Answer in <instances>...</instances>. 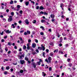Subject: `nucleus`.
<instances>
[{
    "mask_svg": "<svg viewBox=\"0 0 77 77\" xmlns=\"http://www.w3.org/2000/svg\"><path fill=\"white\" fill-rule=\"evenodd\" d=\"M49 69L50 71H51V67H49Z\"/></svg>",
    "mask_w": 77,
    "mask_h": 77,
    "instance_id": "54",
    "label": "nucleus"
},
{
    "mask_svg": "<svg viewBox=\"0 0 77 77\" xmlns=\"http://www.w3.org/2000/svg\"><path fill=\"white\" fill-rule=\"evenodd\" d=\"M5 51H8V47H6L5 48Z\"/></svg>",
    "mask_w": 77,
    "mask_h": 77,
    "instance_id": "28",
    "label": "nucleus"
},
{
    "mask_svg": "<svg viewBox=\"0 0 77 77\" xmlns=\"http://www.w3.org/2000/svg\"><path fill=\"white\" fill-rule=\"evenodd\" d=\"M12 18H13L12 16H10L9 18L8 19V22H11L13 20Z\"/></svg>",
    "mask_w": 77,
    "mask_h": 77,
    "instance_id": "3",
    "label": "nucleus"
},
{
    "mask_svg": "<svg viewBox=\"0 0 77 77\" xmlns=\"http://www.w3.org/2000/svg\"><path fill=\"white\" fill-rule=\"evenodd\" d=\"M40 14H44V12L43 11H41L40 12Z\"/></svg>",
    "mask_w": 77,
    "mask_h": 77,
    "instance_id": "42",
    "label": "nucleus"
},
{
    "mask_svg": "<svg viewBox=\"0 0 77 77\" xmlns=\"http://www.w3.org/2000/svg\"><path fill=\"white\" fill-rule=\"evenodd\" d=\"M39 62H42V59H39Z\"/></svg>",
    "mask_w": 77,
    "mask_h": 77,
    "instance_id": "63",
    "label": "nucleus"
},
{
    "mask_svg": "<svg viewBox=\"0 0 77 77\" xmlns=\"http://www.w3.org/2000/svg\"><path fill=\"white\" fill-rule=\"evenodd\" d=\"M24 32V30H22V31H20V33H23V32Z\"/></svg>",
    "mask_w": 77,
    "mask_h": 77,
    "instance_id": "55",
    "label": "nucleus"
},
{
    "mask_svg": "<svg viewBox=\"0 0 77 77\" xmlns=\"http://www.w3.org/2000/svg\"><path fill=\"white\" fill-rule=\"evenodd\" d=\"M30 46H27L26 48L27 49V50H29V49H30Z\"/></svg>",
    "mask_w": 77,
    "mask_h": 77,
    "instance_id": "37",
    "label": "nucleus"
},
{
    "mask_svg": "<svg viewBox=\"0 0 77 77\" xmlns=\"http://www.w3.org/2000/svg\"><path fill=\"white\" fill-rule=\"evenodd\" d=\"M54 53H57L58 52V49L55 50L54 51Z\"/></svg>",
    "mask_w": 77,
    "mask_h": 77,
    "instance_id": "25",
    "label": "nucleus"
},
{
    "mask_svg": "<svg viewBox=\"0 0 77 77\" xmlns=\"http://www.w3.org/2000/svg\"><path fill=\"white\" fill-rule=\"evenodd\" d=\"M48 63H51V60H52L51 59V57H49L48 58Z\"/></svg>",
    "mask_w": 77,
    "mask_h": 77,
    "instance_id": "7",
    "label": "nucleus"
},
{
    "mask_svg": "<svg viewBox=\"0 0 77 77\" xmlns=\"http://www.w3.org/2000/svg\"><path fill=\"white\" fill-rule=\"evenodd\" d=\"M17 6L18 9H16L15 11H19V9L20 8V5H17Z\"/></svg>",
    "mask_w": 77,
    "mask_h": 77,
    "instance_id": "9",
    "label": "nucleus"
},
{
    "mask_svg": "<svg viewBox=\"0 0 77 77\" xmlns=\"http://www.w3.org/2000/svg\"><path fill=\"white\" fill-rule=\"evenodd\" d=\"M65 46L66 47H68V46H69V45H68V44H66L65 45Z\"/></svg>",
    "mask_w": 77,
    "mask_h": 77,
    "instance_id": "48",
    "label": "nucleus"
},
{
    "mask_svg": "<svg viewBox=\"0 0 77 77\" xmlns=\"http://www.w3.org/2000/svg\"><path fill=\"white\" fill-rule=\"evenodd\" d=\"M63 3L61 4L60 7H61V8L62 10H63V8H62V7H63Z\"/></svg>",
    "mask_w": 77,
    "mask_h": 77,
    "instance_id": "17",
    "label": "nucleus"
},
{
    "mask_svg": "<svg viewBox=\"0 0 77 77\" xmlns=\"http://www.w3.org/2000/svg\"><path fill=\"white\" fill-rule=\"evenodd\" d=\"M69 66H72V63H69Z\"/></svg>",
    "mask_w": 77,
    "mask_h": 77,
    "instance_id": "40",
    "label": "nucleus"
},
{
    "mask_svg": "<svg viewBox=\"0 0 77 77\" xmlns=\"http://www.w3.org/2000/svg\"><path fill=\"white\" fill-rule=\"evenodd\" d=\"M46 51L47 53H48V51H49V50L48 49H47L46 50Z\"/></svg>",
    "mask_w": 77,
    "mask_h": 77,
    "instance_id": "57",
    "label": "nucleus"
},
{
    "mask_svg": "<svg viewBox=\"0 0 77 77\" xmlns=\"http://www.w3.org/2000/svg\"><path fill=\"white\" fill-rule=\"evenodd\" d=\"M45 53L44 52H43V57H45Z\"/></svg>",
    "mask_w": 77,
    "mask_h": 77,
    "instance_id": "29",
    "label": "nucleus"
},
{
    "mask_svg": "<svg viewBox=\"0 0 77 77\" xmlns=\"http://www.w3.org/2000/svg\"><path fill=\"white\" fill-rule=\"evenodd\" d=\"M50 16L51 18H54V15L53 14H51Z\"/></svg>",
    "mask_w": 77,
    "mask_h": 77,
    "instance_id": "18",
    "label": "nucleus"
},
{
    "mask_svg": "<svg viewBox=\"0 0 77 77\" xmlns=\"http://www.w3.org/2000/svg\"><path fill=\"white\" fill-rule=\"evenodd\" d=\"M36 63L38 65H41V62L39 61L37 62Z\"/></svg>",
    "mask_w": 77,
    "mask_h": 77,
    "instance_id": "19",
    "label": "nucleus"
},
{
    "mask_svg": "<svg viewBox=\"0 0 77 77\" xmlns=\"http://www.w3.org/2000/svg\"><path fill=\"white\" fill-rule=\"evenodd\" d=\"M4 31L6 33L8 34H9V33H11V31H9V29H8L6 31L5 30Z\"/></svg>",
    "mask_w": 77,
    "mask_h": 77,
    "instance_id": "5",
    "label": "nucleus"
},
{
    "mask_svg": "<svg viewBox=\"0 0 77 77\" xmlns=\"http://www.w3.org/2000/svg\"><path fill=\"white\" fill-rule=\"evenodd\" d=\"M36 21L35 20H34L33 21H32V23H33V24H35V23H36Z\"/></svg>",
    "mask_w": 77,
    "mask_h": 77,
    "instance_id": "34",
    "label": "nucleus"
},
{
    "mask_svg": "<svg viewBox=\"0 0 77 77\" xmlns=\"http://www.w3.org/2000/svg\"><path fill=\"white\" fill-rule=\"evenodd\" d=\"M31 3H33V4L34 5V4H35V2L34 1H31Z\"/></svg>",
    "mask_w": 77,
    "mask_h": 77,
    "instance_id": "62",
    "label": "nucleus"
},
{
    "mask_svg": "<svg viewBox=\"0 0 77 77\" xmlns=\"http://www.w3.org/2000/svg\"><path fill=\"white\" fill-rule=\"evenodd\" d=\"M3 50L2 49H1L0 51V52L1 53H3Z\"/></svg>",
    "mask_w": 77,
    "mask_h": 77,
    "instance_id": "60",
    "label": "nucleus"
},
{
    "mask_svg": "<svg viewBox=\"0 0 77 77\" xmlns=\"http://www.w3.org/2000/svg\"><path fill=\"white\" fill-rule=\"evenodd\" d=\"M4 41H5V40H4V39H2L1 40V42H4Z\"/></svg>",
    "mask_w": 77,
    "mask_h": 77,
    "instance_id": "58",
    "label": "nucleus"
},
{
    "mask_svg": "<svg viewBox=\"0 0 77 77\" xmlns=\"http://www.w3.org/2000/svg\"><path fill=\"white\" fill-rule=\"evenodd\" d=\"M54 21H55V19H54V18H53L52 19L51 21H52V22H54Z\"/></svg>",
    "mask_w": 77,
    "mask_h": 77,
    "instance_id": "38",
    "label": "nucleus"
},
{
    "mask_svg": "<svg viewBox=\"0 0 77 77\" xmlns=\"http://www.w3.org/2000/svg\"><path fill=\"white\" fill-rule=\"evenodd\" d=\"M53 55H54V54L53 52H51L49 54V56H51L52 57L53 56Z\"/></svg>",
    "mask_w": 77,
    "mask_h": 77,
    "instance_id": "13",
    "label": "nucleus"
},
{
    "mask_svg": "<svg viewBox=\"0 0 77 77\" xmlns=\"http://www.w3.org/2000/svg\"><path fill=\"white\" fill-rule=\"evenodd\" d=\"M8 74V72L5 71L4 72V74H5V75H6Z\"/></svg>",
    "mask_w": 77,
    "mask_h": 77,
    "instance_id": "41",
    "label": "nucleus"
},
{
    "mask_svg": "<svg viewBox=\"0 0 77 77\" xmlns=\"http://www.w3.org/2000/svg\"><path fill=\"white\" fill-rule=\"evenodd\" d=\"M28 42H31V40L29 39L28 40Z\"/></svg>",
    "mask_w": 77,
    "mask_h": 77,
    "instance_id": "64",
    "label": "nucleus"
},
{
    "mask_svg": "<svg viewBox=\"0 0 77 77\" xmlns=\"http://www.w3.org/2000/svg\"><path fill=\"white\" fill-rule=\"evenodd\" d=\"M12 44H11V43H10L9 42H8V45H9V46H11Z\"/></svg>",
    "mask_w": 77,
    "mask_h": 77,
    "instance_id": "36",
    "label": "nucleus"
},
{
    "mask_svg": "<svg viewBox=\"0 0 77 77\" xmlns=\"http://www.w3.org/2000/svg\"><path fill=\"white\" fill-rule=\"evenodd\" d=\"M20 41L21 42V44H23L24 42V41L23 40V38H20Z\"/></svg>",
    "mask_w": 77,
    "mask_h": 77,
    "instance_id": "12",
    "label": "nucleus"
},
{
    "mask_svg": "<svg viewBox=\"0 0 77 77\" xmlns=\"http://www.w3.org/2000/svg\"><path fill=\"white\" fill-rule=\"evenodd\" d=\"M41 22L42 23H45V20H41Z\"/></svg>",
    "mask_w": 77,
    "mask_h": 77,
    "instance_id": "27",
    "label": "nucleus"
},
{
    "mask_svg": "<svg viewBox=\"0 0 77 77\" xmlns=\"http://www.w3.org/2000/svg\"><path fill=\"white\" fill-rule=\"evenodd\" d=\"M10 69V68L9 66H7L6 67V69H7V70H8V69Z\"/></svg>",
    "mask_w": 77,
    "mask_h": 77,
    "instance_id": "24",
    "label": "nucleus"
},
{
    "mask_svg": "<svg viewBox=\"0 0 77 77\" xmlns=\"http://www.w3.org/2000/svg\"><path fill=\"white\" fill-rule=\"evenodd\" d=\"M35 31H32V35H35Z\"/></svg>",
    "mask_w": 77,
    "mask_h": 77,
    "instance_id": "43",
    "label": "nucleus"
},
{
    "mask_svg": "<svg viewBox=\"0 0 77 77\" xmlns=\"http://www.w3.org/2000/svg\"><path fill=\"white\" fill-rule=\"evenodd\" d=\"M11 14L12 16H14V13L13 12H11Z\"/></svg>",
    "mask_w": 77,
    "mask_h": 77,
    "instance_id": "32",
    "label": "nucleus"
},
{
    "mask_svg": "<svg viewBox=\"0 0 77 77\" xmlns=\"http://www.w3.org/2000/svg\"><path fill=\"white\" fill-rule=\"evenodd\" d=\"M3 21H4V22H5L6 21V19H5V18H3Z\"/></svg>",
    "mask_w": 77,
    "mask_h": 77,
    "instance_id": "46",
    "label": "nucleus"
},
{
    "mask_svg": "<svg viewBox=\"0 0 77 77\" xmlns=\"http://www.w3.org/2000/svg\"><path fill=\"white\" fill-rule=\"evenodd\" d=\"M24 35H27V33L26 32H25L24 33Z\"/></svg>",
    "mask_w": 77,
    "mask_h": 77,
    "instance_id": "61",
    "label": "nucleus"
},
{
    "mask_svg": "<svg viewBox=\"0 0 77 77\" xmlns=\"http://www.w3.org/2000/svg\"><path fill=\"white\" fill-rule=\"evenodd\" d=\"M60 41H62L63 40V38L62 37H60Z\"/></svg>",
    "mask_w": 77,
    "mask_h": 77,
    "instance_id": "47",
    "label": "nucleus"
},
{
    "mask_svg": "<svg viewBox=\"0 0 77 77\" xmlns=\"http://www.w3.org/2000/svg\"><path fill=\"white\" fill-rule=\"evenodd\" d=\"M26 32L27 33V34H29V35H30V32L29 30H27Z\"/></svg>",
    "mask_w": 77,
    "mask_h": 77,
    "instance_id": "21",
    "label": "nucleus"
},
{
    "mask_svg": "<svg viewBox=\"0 0 77 77\" xmlns=\"http://www.w3.org/2000/svg\"><path fill=\"white\" fill-rule=\"evenodd\" d=\"M4 33V31H3L1 33V35H3V33Z\"/></svg>",
    "mask_w": 77,
    "mask_h": 77,
    "instance_id": "59",
    "label": "nucleus"
},
{
    "mask_svg": "<svg viewBox=\"0 0 77 77\" xmlns=\"http://www.w3.org/2000/svg\"><path fill=\"white\" fill-rule=\"evenodd\" d=\"M24 3H25L26 6H28V5L29 4V1L24 2Z\"/></svg>",
    "mask_w": 77,
    "mask_h": 77,
    "instance_id": "11",
    "label": "nucleus"
},
{
    "mask_svg": "<svg viewBox=\"0 0 77 77\" xmlns=\"http://www.w3.org/2000/svg\"><path fill=\"white\" fill-rule=\"evenodd\" d=\"M25 59L26 60H29V58H27V57H25Z\"/></svg>",
    "mask_w": 77,
    "mask_h": 77,
    "instance_id": "33",
    "label": "nucleus"
},
{
    "mask_svg": "<svg viewBox=\"0 0 77 77\" xmlns=\"http://www.w3.org/2000/svg\"><path fill=\"white\" fill-rule=\"evenodd\" d=\"M40 35H44V33L43 32H41Z\"/></svg>",
    "mask_w": 77,
    "mask_h": 77,
    "instance_id": "53",
    "label": "nucleus"
},
{
    "mask_svg": "<svg viewBox=\"0 0 77 77\" xmlns=\"http://www.w3.org/2000/svg\"><path fill=\"white\" fill-rule=\"evenodd\" d=\"M23 50H25V49H26V46L25 45H24L23 47Z\"/></svg>",
    "mask_w": 77,
    "mask_h": 77,
    "instance_id": "30",
    "label": "nucleus"
},
{
    "mask_svg": "<svg viewBox=\"0 0 77 77\" xmlns=\"http://www.w3.org/2000/svg\"><path fill=\"white\" fill-rule=\"evenodd\" d=\"M9 60H8V59H5L4 60V62H6H6H8V61Z\"/></svg>",
    "mask_w": 77,
    "mask_h": 77,
    "instance_id": "39",
    "label": "nucleus"
},
{
    "mask_svg": "<svg viewBox=\"0 0 77 77\" xmlns=\"http://www.w3.org/2000/svg\"><path fill=\"white\" fill-rule=\"evenodd\" d=\"M42 75L43 76V77H45L46 75V74L44 73V72H42Z\"/></svg>",
    "mask_w": 77,
    "mask_h": 77,
    "instance_id": "15",
    "label": "nucleus"
},
{
    "mask_svg": "<svg viewBox=\"0 0 77 77\" xmlns=\"http://www.w3.org/2000/svg\"><path fill=\"white\" fill-rule=\"evenodd\" d=\"M32 65L34 68H36V63H35L34 62H33L32 63Z\"/></svg>",
    "mask_w": 77,
    "mask_h": 77,
    "instance_id": "6",
    "label": "nucleus"
},
{
    "mask_svg": "<svg viewBox=\"0 0 77 77\" xmlns=\"http://www.w3.org/2000/svg\"><path fill=\"white\" fill-rule=\"evenodd\" d=\"M11 28H13V29H15V26L14 24H12L11 26Z\"/></svg>",
    "mask_w": 77,
    "mask_h": 77,
    "instance_id": "14",
    "label": "nucleus"
},
{
    "mask_svg": "<svg viewBox=\"0 0 77 77\" xmlns=\"http://www.w3.org/2000/svg\"><path fill=\"white\" fill-rule=\"evenodd\" d=\"M25 54H22V55H19L18 56V58L19 59H23V58H24V55Z\"/></svg>",
    "mask_w": 77,
    "mask_h": 77,
    "instance_id": "2",
    "label": "nucleus"
},
{
    "mask_svg": "<svg viewBox=\"0 0 77 77\" xmlns=\"http://www.w3.org/2000/svg\"><path fill=\"white\" fill-rule=\"evenodd\" d=\"M70 60H71L69 58H68L67 60V61L68 62H69Z\"/></svg>",
    "mask_w": 77,
    "mask_h": 77,
    "instance_id": "44",
    "label": "nucleus"
},
{
    "mask_svg": "<svg viewBox=\"0 0 77 77\" xmlns=\"http://www.w3.org/2000/svg\"><path fill=\"white\" fill-rule=\"evenodd\" d=\"M11 8L12 9H15V8H14V7L11 6Z\"/></svg>",
    "mask_w": 77,
    "mask_h": 77,
    "instance_id": "56",
    "label": "nucleus"
},
{
    "mask_svg": "<svg viewBox=\"0 0 77 77\" xmlns=\"http://www.w3.org/2000/svg\"><path fill=\"white\" fill-rule=\"evenodd\" d=\"M14 3V1L12 0H11V1L10 2V3L11 5H12Z\"/></svg>",
    "mask_w": 77,
    "mask_h": 77,
    "instance_id": "22",
    "label": "nucleus"
},
{
    "mask_svg": "<svg viewBox=\"0 0 77 77\" xmlns=\"http://www.w3.org/2000/svg\"><path fill=\"white\" fill-rule=\"evenodd\" d=\"M13 53L14 54H17V51H13Z\"/></svg>",
    "mask_w": 77,
    "mask_h": 77,
    "instance_id": "23",
    "label": "nucleus"
},
{
    "mask_svg": "<svg viewBox=\"0 0 77 77\" xmlns=\"http://www.w3.org/2000/svg\"><path fill=\"white\" fill-rule=\"evenodd\" d=\"M68 10L69 11H71L70 8H68Z\"/></svg>",
    "mask_w": 77,
    "mask_h": 77,
    "instance_id": "50",
    "label": "nucleus"
},
{
    "mask_svg": "<svg viewBox=\"0 0 77 77\" xmlns=\"http://www.w3.org/2000/svg\"><path fill=\"white\" fill-rule=\"evenodd\" d=\"M18 23L19 24H21V23H22V22L21 21V20H19L18 22Z\"/></svg>",
    "mask_w": 77,
    "mask_h": 77,
    "instance_id": "52",
    "label": "nucleus"
},
{
    "mask_svg": "<svg viewBox=\"0 0 77 77\" xmlns=\"http://www.w3.org/2000/svg\"><path fill=\"white\" fill-rule=\"evenodd\" d=\"M36 46V44L35 43H32V48H35Z\"/></svg>",
    "mask_w": 77,
    "mask_h": 77,
    "instance_id": "4",
    "label": "nucleus"
},
{
    "mask_svg": "<svg viewBox=\"0 0 77 77\" xmlns=\"http://www.w3.org/2000/svg\"><path fill=\"white\" fill-rule=\"evenodd\" d=\"M23 72L24 71H23V70H21L20 71V72H16V74L17 75H19L20 76H21V75H22L21 74H22Z\"/></svg>",
    "mask_w": 77,
    "mask_h": 77,
    "instance_id": "1",
    "label": "nucleus"
},
{
    "mask_svg": "<svg viewBox=\"0 0 77 77\" xmlns=\"http://www.w3.org/2000/svg\"><path fill=\"white\" fill-rule=\"evenodd\" d=\"M32 54L33 55H35L36 54H37V53H36V52L34 51L32 53Z\"/></svg>",
    "mask_w": 77,
    "mask_h": 77,
    "instance_id": "26",
    "label": "nucleus"
},
{
    "mask_svg": "<svg viewBox=\"0 0 77 77\" xmlns=\"http://www.w3.org/2000/svg\"><path fill=\"white\" fill-rule=\"evenodd\" d=\"M40 28L42 29V30H45V29H44V26H40Z\"/></svg>",
    "mask_w": 77,
    "mask_h": 77,
    "instance_id": "20",
    "label": "nucleus"
},
{
    "mask_svg": "<svg viewBox=\"0 0 77 77\" xmlns=\"http://www.w3.org/2000/svg\"><path fill=\"white\" fill-rule=\"evenodd\" d=\"M42 48L43 49V51H44L45 49V48L44 47V46H42Z\"/></svg>",
    "mask_w": 77,
    "mask_h": 77,
    "instance_id": "35",
    "label": "nucleus"
},
{
    "mask_svg": "<svg viewBox=\"0 0 77 77\" xmlns=\"http://www.w3.org/2000/svg\"><path fill=\"white\" fill-rule=\"evenodd\" d=\"M35 51L37 53H39V50H38V49H36L35 50Z\"/></svg>",
    "mask_w": 77,
    "mask_h": 77,
    "instance_id": "49",
    "label": "nucleus"
},
{
    "mask_svg": "<svg viewBox=\"0 0 77 77\" xmlns=\"http://www.w3.org/2000/svg\"><path fill=\"white\" fill-rule=\"evenodd\" d=\"M19 14H23V11L20 10L19 11Z\"/></svg>",
    "mask_w": 77,
    "mask_h": 77,
    "instance_id": "16",
    "label": "nucleus"
},
{
    "mask_svg": "<svg viewBox=\"0 0 77 77\" xmlns=\"http://www.w3.org/2000/svg\"><path fill=\"white\" fill-rule=\"evenodd\" d=\"M45 62H46L47 63H48V60H47V59H46L45 60Z\"/></svg>",
    "mask_w": 77,
    "mask_h": 77,
    "instance_id": "51",
    "label": "nucleus"
},
{
    "mask_svg": "<svg viewBox=\"0 0 77 77\" xmlns=\"http://www.w3.org/2000/svg\"><path fill=\"white\" fill-rule=\"evenodd\" d=\"M35 42H36V43H38V40L36 39H35Z\"/></svg>",
    "mask_w": 77,
    "mask_h": 77,
    "instance_id": "45",
    "label": "nucleus"
},
{
    "mask_svg": "<svg viewBox=\"0 0 77 77\" xmlns=\"http://www.w3.org/2000/svg\"><path fill=\"white\" fill-rule=\"evenodd\" d=\"M25 23H26V24L27 25V24H29V20L28 19H26L25 21Z\"/></svg>",
    "mask_w": 77,
    "mask_h": 77,
    "instance_id": "10",
    "label": "nucleus"
},
{
    "mask_svg": "<svg viewBox=\"0 0 77 77\" xmlns=\"http://www.w3.org/2000/svg\"><path fill=\"white\" fill-rule=\"evenodd\" d=\"M39 9H40L41 10H42V9H44V8H43L42 7V6H40L39 7Z\"/></svg>",
    "mask_w": 77,
    "mask_h": 77,
    "instance_id": "31",
    "label": "nucleus"
},
{
    "mask_svg": "<svg viewBox=\"0 0 77 77\" xmlns=\"http://www.w3.org/2000/svg\"><path fill=\"white\" fill-rule=\"evenodd\" d=\"M20 62L22 65H23L25 63V61L24 60H20Z\"/></svg>",
    "mask_w": 77,
    "mask_h": 77,
    "instance_id": "8",
    "label": "nucleus"
}]
</instances>
